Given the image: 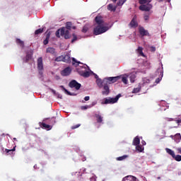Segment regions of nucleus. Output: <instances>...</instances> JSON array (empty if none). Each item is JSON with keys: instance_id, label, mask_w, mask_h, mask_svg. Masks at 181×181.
I'll use <instances>...</instances> for the list:
<instances>
[{"instance_id": "f257e3e1", "label": "nucleus", "mask_w": 181, "mask_h": 181, "mask_svg": "<svg viewBox=\"0 0 181 181\" xmlns=\"http://www.w3.org/2000/svg\"><path fill=\"white\" fill-rule=\"evenodd\" d=\"M95 22L97 25L93 29V35L98 36V35H103L105 33L107 30H110L112 28V24L110 25L108 23L104 22L103 17L101 16H98L95 18Z\"/></svg>"}, {"instance_id": "f03ea898", "label": "nucleus", "mask_w": 181, "mask_h": 181, "mask_svg": "<svg viewBox=\"0 0 181 181\" xmlns=\"http://www.w3.org/2000/svg\"><path fill=\"white\" fill-rule=\"evenodd\" d=\"M72 64L73 66H76L77 67V73H78V74L82 77L87 78L91 76L93 71L90 70V67L87 66V64H83V63L77 62L76 58H72Z\"/></svg>"}, {"instance_id": "7ed1b4c3", "label": "nucleus", "mask_w": 181, "mask_h": 181, "mask_svg": "<svg viewBox=\"0 0 181 181\" xmlns=\"http://www.w3.org/2000/svg\"><path fill=\"white\" fill-rule=\"evenodd\" d=\"M73 24L71 22H67L66 23V28H62L58 29L55 35L57 37H60V36H63L64 39H70V33L69 30H71V26Z\"/></svg>"}, {"instance_id": "20e7f679", "label": "nucleus", "mask_w": 181, "mask_h": 181, "mask_svg": "<svg viewBox=\"0 0 181 181\" xmlns=\"http://www.w3.org/2000/svg\"><path fill=\"white\" fill-rule=\"evenodd\" d=\"M121 98V94H118L115 98H105L103 101L101 102L102 105H107L108 104H115L118 102V100Z\"/></svg>"}, {"instance_id": "39448f33", "label": "nucleus", "mask_w": 181, "mask_h": 181, "mask_svg": "<svg viewBox=\"0 0 181 181\" xmlns=\"http://www.w3.org/2000/svg\"><path fill=\"white\" fill-rule=\"evenodd\" d=\"M120 76H112V77H106L104 78V84H114V83H117L118 80H119Z\"/></svg>"}, {"instance_id": "423d86ee", "label": "nucleus", "mask_w": 181, "mask_h": 181, "mask_svg": "<svg viewBox=\"0 0 181 181\" xmlns=\"http://www.w3.org/2000/svg\"><path fill=\"white\" fill-rule=\"evenodd\" d=\"M156 76L158 75V78L156 79V83L158 84L160 83L162 81V78L163 77V65L161 64V67L158 68L157 71H156Z\"/></svg>"}, {"instance_id": "0eeeda50", "label": "nucleus", "mask_w": 181, "mask_h": 181, "mask_svg": "<svg viewBox=\"0 0 181 181\" xmlns=\"http://www.w3.org/2000/svg\"><path fill=\"white\" fill-rule=\"evenodd\" d=\"M37 68L39 71V74L42 76L43 74V58L42 57H39L37 60Z\"/></svg>"}, {"instance_id": "6e6552de", "label": "nucleus", "mask_w": 181, "mask_h": 181, "mask_svg": "<svg viewBox=\"0 0 181 181\" xmlns=\"http://www.w3.org/2000/svg\"><path fill=\"white\" fill-rule=\"evenodd\" d=\"M69 87H70V88H75V90H78L80 88H81V83H79L76 80H72L69 82Z\"/></svg>"}, {"instance_id": "1a4fd4ad", "label": "nucleus", "mask_w": 181, "mask_h": 181, "mask_svg": "<svg viewBox=\"0 0 181 181\" xmlns=\"http://www.w3.org/2000/svg\"><path fill=\"white\" fill-rule=\"evenodd\" d=\"M152 4L148 3L146 4H141V6H139V9L140 11H142L143 12H149V11L152 9Z\"/></svg>"}, {"instance_id": "9d476101", "label": "nucleus", "mask_w": 181, "mask_h": 181, "mask_svg": "<svg viewBox=\"0 0 181 181\" xmlns=\"http://www.w3.org/2000/svg\"><path fill=\"white\" fill-rule=\"evenodd\" d=\"M129 26L132 28V29H136L138 26V20L136 19V16H134L129 24Z\"/></svg>"}, {"instance_id": "9b49d317", "label": "nucleus", "mask_w": 181, "mask_h": 181, "mask_svg": "<svg viewBox=\"0 0 181 181\" xmlns=\"http://www.w3.org/2000/svg\"><path fill=\"white\" fill-rule=\"evenodd\" d=\"M102 88H103V90H102L103 95H108L110 94V86H108L107 84L104 83Z\"/></svg>"}, {"instance_id": "f8f14e48", "label": "nucleus", "mask_w": 181, "mask_h": 181, "mask_svg": "<svg viewBox=\"0 0 181 181\" xmlns=\"http://www.w3.org/2000/svg\"><path fill=\"white\" fill-rule=\"evenodd\" d=\"M95 117L96 118V121L98 124H104V122H103L104 117L101 116V113H100V112H96L95 113Z\"/></svg>"}, {"instance_id": "ddd939ff", "label": "nucleus", "mask_w": 181, "mask_h": 181, "mask_svg": "<svg viewBox=\"0 0 181 181\" xmlns=\"http://www.w3.org/2000/svg\"><path fill=\"white\" fill-rule=\"evenodd\" d=\"M139 32L141 36H149V32H148V30H145L144 27H139Z\"/></svg>"}, {"instance_id": "4468645a", "label": "nucleus", "mask_w": 181, "mask_h": 181, "mask_svg": "<svg viewBox=\"0 0 181 181\" xmlns=\"http://www.w3.org/2000/svg\"><path fill=\"white\" fill-rule=\"evenodd\" d=\"M71 73V69L70 67H66L61 72L62 76H70V74Z\"/></svg>"}, {"instance_id": "2eb2a0df", "label": "nucleus", "mask_w": 181, "mask_h": 181, "mask_svg": "<svg viewBox=\"0 0 181 181\" xmlns=\"http://www.w3.org/2000/svg\"><path fill=\"white\" fill-rule=\"evenodd\" d=\"M128 78H129L131 83H135V79L136 78V72L128 74Z\"/></svg>"}, {"instance_id": "dca6fc26", "label": "nucleus", "mask_w": 181, "mask_h": 181, "mask_svg": "<svg viewBox=\"0 0 181 181\" xmlns=\"http://www.w3.org/2000/svg\"><path fill=\"white\" fill-rule=\"evenodd\" d=\"M117 77H119V79H122V81L124 83V84H128V74L117 76Z\"/></svg>"}, {"instance_id": "f3484780", "label": "nucleus", "mask_w": 181, "mask_h": 181, "mask_svg": "<svg viewBox=\"0 0 181 181\" xmlns=\"http://www.w3.org/2000/svg\"><path fill=\"white\" fill-rule=\"evenodd\" d=\"M170 138H172L176 144H179L181 141V135L179 133L176 134L175 136H170Z\"/></svg>"}, {"instance_id": "a211bd4d", "label": "nucleus", "mask_w": 181, "mask_h": 181, "mask_svg": "<svg viewBox=\"0 0 181 181\" xmlns=\"http://www.w3.org/2000/svg\"><path fill=\"white\" fill-rule=\"evenodd\" d=\"M59 88H62V91L64 92L67 95H72V96L77 95L76 93L69 91L67 89H66V88H64V86H60Z\"/></svg>"}, {"instance_id": "6ab92c4d", "label": "nucleus", "mask_w": 181, "mask_h": 181, "mask_svg": "<svg viewBox=\"0 0 181 181\" xmlns=\"http://www.w3.org/2000/svg\"><path fill=\"white\" fill-rule=\"evenodd\" d=\"M64 63H70L71 62V57H70V53H66L64 55Z\"/></svg>"}, {"instance_id": "aec40b11", "label": "nucleus", "mask_w": 181, "mask_h": 181, "mask_svg": "<svg viewBox=\"0 0 181 181\" xmlns=\"http://www.w3.org/2000/svg\"><path fill=\"white\" fill-rule=\"evenodd\" d=\"M90 28H91V25H90V23H86L82 29V33H87V32H88V30H90Z\"/></svg>"}, {"instance_id": "412c9836", "label": "nucleus", "mask_w": 181, "mask_h": 181, "mask_svg": "<svg viewBox=\"0 0 181 181\" xmlns=\"http://www.w3.org/2000/svg\"><path fill=\"white\" fill-rule=\"evenodd\" d=\"M96 84L99 87V88H103L104 86V79L102 80L101 78H99L96 80Z\"/></svg>"}, {"instance_id": "4be33fe9", "label": "nucleus", "mask_w": 181, "mask_h": 181, "mask_svg": "<svg viewBox=\"0 0 181 181\" xmlns=\"http://www.w3.org/2000/svg\"><path fill=\"white\" fill-rule=\"evenodd\" d=\"M40 126L41 128H42L43 129H47V131H50V129H52V126L46 123H42Z\"/></svg>"}, {"instance_id": "5701e85b", "label": "nucleus", "mask_w": 181, "mask_h": 181, "mask_svg": "<svg viewBox=\"0 0 181 181\" xmlns=\"http://www.w3.org/2000/svg\"><path fill=\"white\" fill-rule=\"evenodd\" d=\"M32 59V54L27 53L26 57L23 59L24 63H28L29 60Z\"/></svg>"}, {"instance_id": "b1692460", "label": "nucleus", "mask_w": 181, "mask_h": 181, "mask_svg": "<svg viewBox=\"0 0 181 181\" xmlns=\"http://www.w3.org/2000/svg\"><path fill=\"white\" fill-rule=\"evenodd\" d=\"M160 105L162 106V107L160 108L161 111H166V108H169V105H166V102L162 101L160 103ZM165 105H166L165 107Z\"/></svg>"}, {"instance_id": "393cba45", "label": "nucleus", "mask_w": 181, "mask_h": 181, "mask_svg": "<svg viewBox=\"0 0 181 181\" xmlns=\"http://www.w3.org/2000/svg\"><path fill=\"white\" fill-rule=\"evenodd\" d=\"M139 144H141V140L139 139V137L136 136L133 140V145H134V146H136L139 145Z\"/></svg>"}, {"instance_id": "a878e982", "label": "nucleus", "mask_w": 181, "mask_h": 181, "mask_svg": "<svg viewBox=\"0 0 181 181\" xmlns=\"http://www.w3.org/2000/svg\"><path fill=\"white\" fill-rule=\"evenodd\" d=\"M127 158H129V156H128V155H124V156L117 157V158H116V160H118V161L121 162V161H122V160H125V159H127Z\"/></svg>"}, {"instance_id": "bb28decb", "label": "nucleus", "mask_w": 181, "mask_h": 181, "mask_svg": "<svg viewBox=\"0 0 181 181\" xmlns=\"http://www.w3.org/2000/svg\"><path fill=\"white\" fill-rule=\"evenodd\" d=\"M107 9H108V11L115 12V11H117V7L114 6V5H112V4H110L107 6Z\"/></svg>"}, {"instance_id": "cd10ccee", "label": "nucleus", "mask_w": 181, "mask_h": 181, "mask_svg": "<svg viewBox=\"0 0 181 181\" xmlns=\"http://www.w3.org/2000/svg\"><path fill=\"white\" fill-rule=\"evenodd\" d=\"M144 48L142 47H139L137 49V53H139V56H142L143 57H145V54H144Z\"/></svg>"}, {"instance_id": "c85d7f7f", "label": "nucleus", "mask_w": 181, "mask_h": 181, "mask_svg": "<svg viewBox=\"0 0 181 181\" xmlns=\"http://www.w3.org/2000/svg\"><path fill=\"white\" fill-rule=\"evenodd\" d=\"M56 49L53 47H48L46 49V53H50V54H54Z\"/></svg>"}, {"instance_id": "c756f323", "label": "nucleus", "mask_w": 181, "mask_h": 181, "mask_svg": "<svg viewBox=\"0 0 181 181\" xmlns=\"http://www.w3.org/2000/svg\"><path fill=\"white\" fill-rule=\"evenodd\" d=\"M165 151L167 152V153H168V155H170V156H172V158H175V151H173L172 149L170 148H165Z\"/></svg>"}, {"instance_id": "7c9ffc66", "label": "nucleus", "mask_w": 181, "mask_h": 181, "mask_svg": "<svg viewBox=\"0 0 181 181\" xmlns=\"http://www.w3.org/2000/svg\"><path fill=\"white\" fill-rule=\"evenodd\" d=\"M150 2H152V0H139L140 5H145V4H149Z\"/></svg>"}, {"instance_id": "2f4dec72", "label": "nucleus", "mask_w": 181, "mask_h": 181, "mask_svg": "<svg viewBox=\"0 0 181 181\" xmlns=\"http://www.w3.org/2000/svg\"><path fill=\"white\" fill-rule=\"evenodd\" d=\"M136 151H138V152H144V146L138 144L137 146H136Z\"/></svg>"}, {"instance_id": "473e14b6", "label": "nucleus", "mask_w": 181, "mask_h": 181, "mask_svg": "<svg viewBox=\"0 0 181 181\" xmlns=\"http://www.w3.org/2000/svg\"><path fill=\"white\" fill-rule=\"evenodd\" d=\"M50 39V34H47L45 40L43 41L44 45H47L49 43V40Z\"/></svg>"}, {"instance_id": "72a5a7b5", "label": "nucleus", "mask_w": 181, "mask_h": 181, "mask_svg": "<svg viewBox=\"0 0 181 181\" xmlns=\"http://www.w3.org/2000/svg\"><path fill=\"white\" fill-rule=\"evenodd\" d=\"M173 159H175V160H176L177 162H180L181 161V156L180 155H175L174 154V157H173Z\"/></svg>"}, {"instance_id": "f704fd0d", "label": "nucleus", "mask_w": 181, "mask_h": 181, "mask_svg": "<svg viewBox=\"0 0 181 181\" xmlns=\"http://www.w3.org/2000/svg\"><path fill=\"white\" fill-rule=\"evenodd\" d=\"M16 43H17V45H19L21 46V47H23L25 46L23 41L21 40V39H17Z\"/></svg>"}, {"instance_id": "c9c22d12", "label": "nucleus", "mask_w": 181, "mask_h": 181, "mask_svg": "<svg viewBox=\"0 0 181 181\" xmlns=\"http://www.w3.org/2000/svg\"><path fill=\"white\" fill-rule=\"evenodd\" d=\"M141 91V86H139L138 88H134L132 90L133 94H136V93H139Z\"/></svg>"}, {"instance_id": "e433bc0d", "label": "nucleus", "mask_w": 181, "mask_h": 181, "mask_svg": "<svg viewBox=\"0 0 181 181\" xmlns=\"http://www.w3.org/2000/svg\"><path fill=\"white\" fill-rule=\"evenodd\" d=\"M15 151H16V147H13L12 149H7V148L5 149V151L9 154L12 153L13 152H15Z\"/></svg>"}, {"instance_id": "4c0bfd02", "label": "nucleus", "mask_w": 181, "mask_h": 181, "mask_svg": "<svg viewBox=\"0 0 181 181\" xmlns=\"http://www.w3.org/2000/svg\"><path fill=\"white\" fill-rule=\"evenodd\" d=\"M144 84H149L151 83V79L148 78H143Z\"/></svg>"}, {"instance_id": "58836bf2", "label": "nucleus", "mask_w": 181, "mask_h": 181, "mask_svg": "<svg viewBox=\"0 0 181 181\" xmlns=\"http://www.w3.org/2000/svg\"><path fill=\"white\" fill-rule=\"evenodd\" d=\"M125 2H127V0H119L117 3V6H122L123 4H125Z\"/></svg>"}, {"instance_id": "ea45409f", "label": "nucleus", "mask_w": 181, "mask_h": 181, "mask_svg": "<svg viewBox=\"0 0 181 181\" xmlns=\"http://www.w3.org/2000/svg\"><path fill=\"white\" fill-rule=\"evenodd\" d=\"M55 62H64V55L57 57L55 59Z\"/></svg>"}, {"instance_id": "a19ab883", "label": "nucleus", "mask_w": 181, "mask_h": 181, "mask_svg": "<svg viewBox=\"0 0 181 181\" xmlns=\"http://www.w3.org/2000/svg\"><path fill=\"white\" fill-rule=\"evenodd\" d=\"M40 33H43V28H39L35 31V35H40Z\"/></svg>"}, {"instance_id": "79ce46f5", "label": "nucleus", "mask_w": 181, "mask_h": 181, "mask_svg": "<svg viewBox=\"0 0 181 181\" xmlns=\"http://www.w3.org/2000/svg\"><path fill=\"white\" fill-rule=\"evenodd\" d=\"M77 40V35L76 34H73V39L71 40V43H74Z\"/></svg>"}, {"instance_id": "37998d69", "label": "nucleus", "mask_w": 181, "mask_h": 181, "mask_svg": "<svg viewBox=\"0 0 181 181\" xmlns=\"http://www.w3.org/2000/svg\"><path fill=\"white\" fill-rule=\"evenodd\" d=\"M144 19L145 22H148V21H149V15L145 14L144 16Z\"/></svg>"}, {"instance_id": "c03bdc74", "label": "nucleus", "mask_w": 181, "mask_h": 181, "mask_svg": "<svg viewBox=\"0 0 181 181\" xmlns=\"http://www.w3.org/2000/svg\"><path fill=\"white\" fill-rule=\"evenodd\" d=\"M90 181H97V176L95 175H93L90 178Z\"/></svg>"}, {"instance_id": "a18cd8bd", "label": "nucleus", "mask_w": 181, "mask_h": 181, "mask_svg": "<svg viewBox=\"0 0 181 181\" xmlns=\"http://www.w3.org/2000/svg\"><path fill=\"white\" fill-rule=\"evenodd\" d=\"M88 108H90V105L81 107V110H88Z\"/></svg>"}, {"instance_id": "49530a36", "label": "nucleus", "mask_w": 181, "mask_h": 181, "mask_svg": "<svg viewBox=\"0 0 181 181\" xmlns=\"http://www.w3.org/2000/svg\"><path fill=\"white\" fill-rule=\"evenodd\" d=\"M94 105H97V101L96 100L92 102V103L90 105H89V107H90V108H92V107H94Z\"/></svg>"}, {"instance_id": "de8ad7c7", "label": "nucleus", "mask_w": 181, "mask_h": 181, "mask_svg": "<svg viewBox=\"0 0 181 181\" xmlns=\"http://www.w3.org/2000/svg\"><path fill=\"white\" fill-rule=\"evenodd\" d=\"M81 125V124H76V125L72 126V127H71V129H76L78 128Z\"/></svg>"}, {"instance_id": "09e8293b", "label": "nucleus", "mask_w": 181, "mask_h": 181, "mask_svg": "<svg viewBox=\"0 0 181 181\" xmlns=\"http://www.w3.org/2000/svg\"><path fill=\"white\" fill-rule=\"evenodd\" d=\"M90 74H93V76H94V77H95V78L96 79V80H98V79H99L100 78L98 77V75H97V74H95V73H90Z\"/></svg>"}, {"instance_id": "8fccbe9b", "label": "nucleus", "mask_w": 181, "mask_h": 181, "mask_svg": "<svg viewBox=\"0 0 181 181\" xmlns=\"http://www.w3.org/2000/svg\"><path fill=\"white\" fill-rule=\"evenodd\" d=\"M150 50L151 52H156V47L151 46V47H150Z\"/></svg>"}, {"instance_id": "3c124183", "label": "nucleus", "mask_w": 181, "mask_h": 181, "mask_svg": "<svg viewBox=\"0 0 181 181\" xmlns=\"http://www.w3.org/2000/svg\"><path fill=\"white\" fill-rule=\"evenodd\" d=\"M175 122H177V124H178V125H180L181 127V119H176Z\"/></svg>"}, {"instance_id": "603ef678", "label": "nucleus", "mask_w": 181, "mask_h": 181, "mask_svg": "<svg viewBox=\"0 0 181 181\" xmlns=\"http://www.w3.org/2000/svg\"><path fill=\"white\" fill-rule=\"evenodd\" d=\"M165 119H167L168 122H170V121H176V119H173V118H168V117H166Z\"/></svg>"}, {"instance_id": "864d4df0", "label": "nucleus", "mask_w": 181, "mask_h": 181, "mask_svg": "<svg viewBox=\"0 0 181 181\" xmlns=\"http://www.w3.org/2000/svg\"><path fill=\"white\" fill-rule=\"evenodd\" d=\"M84 100H85V101H89V100H90V96H86V97L84 98Z\"/></svg>"}, {"instance_id": "5fc2aeb1", "label": "nucleus", "mask_w": 181, "mask_h": 181, "mask_svg": "<svg viewBox=\"0 0 181 181\" xmlns=\"http://www.w3.org/2000/svg\"><path fill=\"white\" fill-rule=\"evenodd\" d=\"M177 151L178 153L181 154V148H177Z\"/></svg>"}, {"instance_id": "6e6d98bb", "label": "nucleus", "mask_w": 181, "mask_h": 181, "mask_svg": "<svg viewBox=\"0 0 181 181\" xmlns=\"http://www.w3.org/2000/svg\"><path fill=\"white\" fill-rule=\"evenodd\" d=\"M81 173H84V172H86V168H82L81 170H80Z\"/></svg>"}, {"instance_id": "4d7b16f0", "label": "nucleus", "mask_w": 181, "mask_h": 181, "mask_svg": "<svg viewBox=\"0 0 181 181\" xmlns=\"http://www.w3.org/2000/svg\"><path fill=\"white\" fill-rule=\"evenodd\" d=\"M141 144H142V145H144V146L146 145V142L145 141H141Z\"/></svg>"}, {"instance_id": "13d9d810", "label": "nucleus", "mask_w": 181, "mask_h": 181, "mask_svg": "<svg viewBox=\"0 0 181 181\" xmlns=\"http://www.w3.org/2000/svg\"><path fill=\"white\" fill-rule=\"evenodd\" d=\"M1 141H2V138L0 137V146L1 147V149L4 151V148H2V145L1 144Z\"/></svg>"}, {"instance_id": "bf43d9fd", "label": "nucleus", "mask_w": 181, "mask_h": 181, "mask_svg": "<svg viewBox=\"0 0 181 181\" xmlns=\"http://www.w3.org/2000/svg\"><path fill=\"white\" fill-rule=\"evenodd\" d=\"M81 160H82L83 162H85V160H86V157H83V158H81Z\"/></svg>"}, {"instance_id": "052dcab7", "label": "nucleus", "mask_w": 181, "mask_h": 181, "mask_svg": "<svg viewBox=\"0 0 181 181\" xmlns=\"http://www.w3.org/2000/svg\"><path fill=\"white\" fill-rule=\"evenodd\" d=\"M71 29H73L74 30H75V29H76V26H74V25H71Z\"/></svg>"}, {"instance_id": "680f3d73", "label": "nucleus", "mask_w": 181, "mask_h": 181, "mask_svg": "<svg viewBox=\"0 0 181 181\" xmlns=\"http://www.w3.org/2000/svg\"><path fill=\"white\" fill-rule=\"evenodd\" d=\"M76 173H77V172H76V173H72V176H74V175H76Z\"/></svg>"}, {"instance_id": "e2e57ef3", "label": "nucleus", "mask_w": 181, "mask_h": 181, "mask_svg": "<svg viewBox=\"0 0 181 181\" xmlns=\"http://www.w3.org/2000/svg\"><path fill=\"white\" fill-rule=\"evenodd\" d=\"M158 2H163V0H157Z\"/></svg>"}, {"instance_id": "0e129e2a", "label": "nucleus", "mask_w": 181, "mask_h": 181, "mask_svg": "<svg viewBox=\"0 0 181 181\" xmlns=\"http://www.w3.org/2000/svg\"><path fill=\"white\" fill-rule=\"evenodd\" d=\"M79 151H80V148H78L76 150V152H78Z\"/></svg>"}, {"instance_id": "69168bd1", "label": "nucleus", "mask_w": 181, "mask_h": 181, "mask_svg": "<svg viewBox=\"0 0 181 181\" xmlns=\"http://www.w3.org/2000/svg\"><path fill=\"white\" fill-rule=\"evenodd\" d=\"M36 168H37V165H34V169H36Z\"/></svg>"}, {"instance_id": "338daca9", "label": "nucleus", "mask_w": 181, "mask_h": 181, "mask_svg": "<svg viewBox=\"0 0 181 181\" xmlns=\"http://www.w3.org/2000/svg\"><path fill=\"white\" fill-rule=\"evenodd\" d=\"M157 179L159 180H160V177H158Z\"/></svg>"}, {"instance_id": "774afa93", "label": "nucleus", "mask_w": 181, "mask_h": 181, "mask_svg": "<svg viewBox=\"0 0 181 181\" xmlns=\"http://www.w3.org/2000/svg\"><path fill=\"white\" fill-rule=\"evenodd\" d=\"M112 2H117V0H112Z\"/></svg>"}]
</instances>
